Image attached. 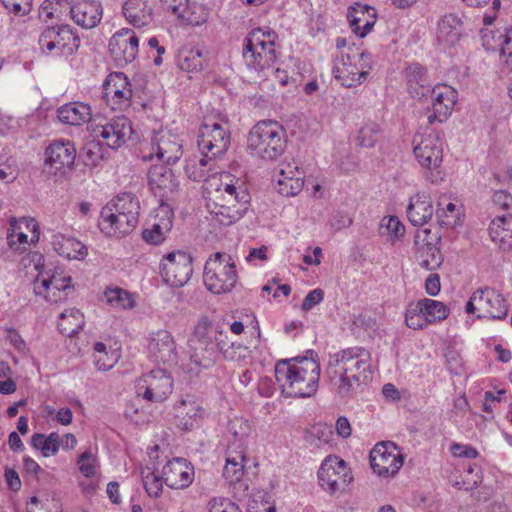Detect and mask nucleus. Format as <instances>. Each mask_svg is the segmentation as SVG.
Returning <instances> with one entry per match:
<instances>
[{"label": "nucleus", "instance_id": "nucleus-1", "mask_svg": "<svg viewBox=\"0 0 512 512\" xmlns=\"http://www.w3.org/2000/svg\"><path fill=\"white\" fill-rule=\"evenodd\" d=\"M371 354L363 347L354 346L330 354L324 377L332 391L341 399H350L356 394L361 376L371 373Z\"/></svg>", "mask_w": 512, "mask_h": 512}, {"label": "nucleus", "instance_id": "nucleus-2", "mask_svg": "<svg viewBox=\"0 0 512 512\" xmlns=\"http://www.w3.org/2000/svg\"><path fill=\"white\" fill-rule=\"evenodd\" d=\"M230 178L231 175L226 173L221 178L212 177L206 181L208 208L214 219L224 226L239 221L248 211L251 200L240 180L233 182Z\"/></svg>", "mask_w": 512, "mask_h": 512}, {"label": "nucleus", "instance_id": "nucleus-3", "mask_svg": "<svg viewBox=\"0 0 512 512\" xmlns=\"http://www.w3.org/2000/svg\"><path fill=\"white\" fill-rule=\"evenodd\" d=\"M310 357L279 360L275 365V378L286 397L309 398L318 389L321 367L318 355L309 351Z\"/></svg>", "mask_w": 512, "mask_h": 512}, {"label": "nucleus", "instance_id": "nucleus-4", "mask_svg": "<svg viewBox=\"0 0 512 512\" xmlns=\"http://www.w3.org/2000/svg\"><path fill=\"white\" fill-rule=\"evenodd\" d=\"M140 204L132 193H122L101 209L99 228L108 236L130 233L138 224Z\"/></svg>", "mask_w": 512, "mask_h": 512}, {"label": "nucleus", "instance_id": "nucleus-5", "mask_svg": "<svg viewBox=\"0 0 512 512\" xmlns=\"http://www.w3.org/2000/svg\"><path fill=\"white\" fill-rule=\"evenodd\" d=\"M286 131L276 121L263 120L255 124L248 135L252 154L267 161L279 158L286 148Z\"/></svg>", "mask_w": 512, "mask_h": 512}, {"label": "nucleus", "instance_id": "nucleus-6", "mask_svg": "<svg viewBox=\"0 0 512 512\" xmlns=\"http://www.w3.org/2000/svg\"><path fill=\"white\" fill-rule=\"evenodd\" d=\"M230 132L227 127L218 122L205 121L199 128L198 148L201 156L198 160L202 166H209L210 170L216 167L217 158L222 157L230 146Z\"/></svg>", "mask_w": 512, "mask_h": 512}, {"label": "nucleus", "instance_id": "nucleus-7", "mask_svg": "<svg viewBox=\"0 0 512 512\" xmlns=\"http://www.w3.org/2000/svg\"><path fill=\"white\" fill-rule=\"evenodd\" d=\"M205 286L214 294L230 292L236 285V265L229 254L216 252L206 261L203 272Z\"/></svg>", "mask_w": 512, "mask_h": 512}, {"label": "nucleus", "instance_id": "nucleus-8", "mask_svg": "<svg viewBox=\"0 0 512 512\" xmlns=\"http://www.w3.org/2000/svg\"><path fill=\"white\" fill-rule=\"evenodd\" d=\"M465 311L476 315L478 319L504 320L508 315L509 305L498 290L485 286L472 293Z\"/></svg>", "mask_w": 512, "mask_h": 512}, {"label": "nucleus", "instance_id": "nucleus-9", "mask_svg": "<svg viewBox=\"0 0 512 512\" xmlns=\"http://www.w3.org/2000/svg\"><path fill=\"white\" fill-rule=\"evenodd\" d=\"M215 326L207 317H202L189 339L190 359L199 368L209 369L217 360L213 342Z\"/></svg>", "mask_w": 512, "mask_h": 512}, {"label": "nucleus", "instance_id": "nucleus-10", "mask_svg": "<svg viewBox=\"0 0 512 512\" xmlns=\"http://www.w3.org/2000/svg\"><path fill=\"white\" fill-rule=\"evenodd\" d=\"M173 391V379L163 369H154L136 381V394L144 400L161 403Z\"/></svg>", "mask_w": 512, "mask_h": 512}, {"label": "nucleus", "instance_id": "nucleus-11", "mask_svg": "<svg viewBox=\"0 0 512 512\" xmlns=\"http://www.w3.org/2000/svg\"><path fill=\"white\" fill-rule=\"evenodd\" d=\"M193 273L192 257L181 250L163 256L160 263V275L171 287H182Z\"/></svg>", "mask_w": 512, "mask_h": 512}, {"label": "nucleus", "instance_id": "nucleus-12", "mask_svg": "<svg viewBox=\"0 0 512 512\" xmlns=\"http://www.w3.org/2000/svg\"><path fill=\"white\" fill-rule=\"evenodd\" d=\"M320 486L331 494L344 490L353 480L346 462L337 456H328L318 470Z\"/></svg>", "mask_w": 512, "mask_h": 512}, {"label": "nucleus", "instance_id": "nucleus-13", "mask_svg": "<svg viewBox=\"0 0 512 512\" xmlns=\"http://www.w3.org/2000/svg\"><path fill=\"white\" fill-rule=\"evenodd\" d=\"M369 458L371 468L381 477L396 475L404 462L399 447L390 441L377 443L370 451Z\"/></svg>", "mask_w": 512, "mask_h": 512}, {"label": "nucleus", "instance_id": "nucleus-14", "mask_svg": "<svg viewBox=\"0 0 512 512\" xmlns=\"http://www.w3.org/2000/svg\"><path fill=\"white\" fill-rule=\"evenodd\" d=\"M80 39L69 25L50 26L43 30L39 45L43 51L57 54H72L79 47Z\"/></svg>", "mask_w": 512, "mask_h": 512}, {"label": "nucleus", "instance_id": "nucleus-15", "mask_svg": "<svg viewBox=\"0 0 512 512\" xmlns=\"http://www.w3.org/2000/svg\"><path fill=\"white\" fill-rule=\"evenodd\" d=\"M413 152L420 165L429 170L440 166L443 158L439 133L433 130L416 134L413 138Z\"/></svg>", "mask_w": 512, "mask_h": 512}, {"label": "nucleus", "instance_id": "nucleus-16", "mask_svg": "<svg viewBox=\"0 0 512 512\" xmlns=\"http://www.w3.org/2000/svg\"><path fill=\"white\" fill-rule=\"evenodd\" d=\"M245 460L243 450L236 451L231 446L228 447L223 477L231 486L233 496L239 500L247 496L249 489L247 481L243 479Z\"/></svg>", "mask_w": 512, "mask_h": 512}, {"label": "nucleus", "instance_id": "nucleus-17", "mask_svg": "<svg viewBox=\"0 0 512 512\" xmlns=\"http://www.w3.org/2000/svg\"><path fill=\"white\" fill-rule=\"evenodd\" d=\"M432 107L426 108L427 121L442 123L451 115L457 101V91L448 85H436L432 89Z\"/></svg>", "mask_w": 512, "mask_h": 512}, {"label": "nucleus", "instance_id": "nucleus-18", "mask_svg": "<svg viewBox=\"0 0 512 512\" xmlns=\"http://www.w3.org/2000/svg\"><path fill=\"white\" fill-rule=\"evenodd\" d=\"M132 90L127 76L122 72L110 74L103 84V98L113 110L129 106Z\"/></svg>", "mask_w": 512, "mask_h": 512}, {"label": "nucleus", "instance_id": "nucleus-19", "mask_svg": "<svg viewBox=\"0 0 512 512\" xmlns=\"http://www.w3.org/2000/svg\"><path fill=\"white\" fill-rule=\"evenodd\" d=\"M94 134L101 137L107 147L117 149L129 140L133 134L131 120L125 116H118L105 125L94 128Z\"/></svg>", "mask_w": 512, "mask_h": 512}, {"label": "nucleus", "instance_id": "nucleus-20", "mask_svg": "<svg viewBox=\"0 0 512 512\" xmlns=\"http://www.w3.org/2000/svg\"><path fill=\"white\" fill-rule=\"evenodd\" d=\"M45 166L65 173L72 169L76 158V148L70 140H54L45 150Z\"/></svg>", "mask_w": 512, "mask_h": 512}, {"label": "nucleus", "instance_id": "nucleus-21", "mask_svg": "<svg viewBox=\"0 0 512 512\" xmlns=\"http://www.w3.org/2000/svg\"><path fill=\"white\" fill-rule=\"evenodd\" d=\"M109 52L118 65L131 63L138 53V38L128 28L116 32L109 41Z\"/></svg>", "mask_w": 512, "mask_h": 512}, {"label": "nucleus", "instance_id": "nucleus-22", "mask_svg": "<svg viewBox=\"0 0 512 512\" xmlns=\"http://www.w3.org/2000/svg\"><path fill=\"white\" fill-rule=\"evenodd\" d=\"M164 483L172 489H185L194 480V467L185 458H173L162 468Z\"/></svg>", "mask_w": 512, "mask_h": 512}, {"label": "nucleus", "instance_id": "nucleus-23", "mask_svg": "<svg viewBox=\"0 0 512 512\" xmlns=\"http://www.w3.org/2000/svg\"><path fill=\"white\" fill-rule=\"evenodd\" d=\"M148 349L155 361L169 365L177 364L176 343L167 330L153 332L149 338Z\"/></svg>", "mask_w": 512, "mask_h": 512}, {"label": "nucleus", "instance_id": "nucleus-24", "mask_svg": "<svg viewBox=\"0 0 512 512\" xmlns=\"http://www.w3.org/2000/svg\"><path fill=\"white\" fill-rule=\"evenodd\" d=\"M151 146L158 159L167 164H175L183 154L181 140L169 131H161L155 135Z\"/></svg>", "mask_w": 512, "mask_h": 512}, {"label": "nucleus", "instance_id": "nucleus-25", "mask_svg": "<svg viewBox=\"0 0 512 512\" xmlns=\"http://www.w3.org/2000/svg\"><path fill=\"white\" fill-rule=\"evenodd\" d=\"M148 184L153 194L161 201L168 199L178 188V182L172 169L160 164L152 166L148 171Z\"/></svg>", "mask_w": 512, "mask_h": 512}, {"label": "nucleus", "instance_id": "nucleus-26", "mask_svg": "<svg viewBox=\"0 0 512 512\" xmlns=\"http://www.w3.org/2000/svg\"><path fill=\"white\" fill-rule=\"evenodd\" d=\"M101 3L96 0H79L71 4V19L84 29L96 27L102 18Z\"/></svg>", "mask_w": 512, "mask_h": 512}, {"label": "nucleus", "instance_id": "nucleus-27", "mask_svg": "<svg viewBox=\"0 0 512 512\" xmlns=\"http://www.w3.org/2000/svg\"><path fill=\"white\" fill-rule=\"evenodd\" d=\"M355 57V54H342V66H337L333 70L335 78L340 80L341 84L348 88L360 84L366 78L370 69V66L367 64H361L360 67L353 64L352 59H355Z\"/></svg>", "mask_w": 512, "mask_h": 512}, {"label": "nucleus", "instance_id": "nucleus-28", "mask_svg": "<svg viewBox=\"0 0 512 512\" xmlns=\"http://www.w3.org/2000/svg\"><path fill=\"white\" fill-rule=\"evenodd\" d=\"M157 217L158 221L142 232L143 240L151 245L163 243L173 226V212L168 205L161 204Z\"/></svg>", "mask_w": 512, "mask_h": 512}, {"label": "nucleus", "instance_id": "nucleus-29", "mask_svg": "<svg viewBox=\"0 0 512 512\" xmlns=\"http://www.w3.org/2000/svg\"><path fill=\"white\" fill-rule=\"evenodd\" d=\"M408 92L414 99H423L432 94V84L426 69L417 63L409 65L405 70Z\"/></svg>", "mask_w": 512, "mask_h": 512}, {"label": "nucleus", "instance_id": "nucleus-30", "mask_svg": "<svg viewBox=\"0 0 512 512\" xmlns=\"http://www.w3.org/2000/svg\"><path fill=\"white\" fill-rule=\"evenodd\" d=\"M406 212L413 226H423L432 219L435 211L431 198L426 194L418 193L410 198Z\"/></svg>", "mask_w": 512, "mask_h": 512}, {"label": "nucleus", "instance_id": "nucleus-31", "mask_svg": "<svg viewBox=\"0 0 512 512\" xmlns=\"http://www.w3.org/2000/svg\"><path fill=\"white\" fill-rule=\"evenodd\" d=\"M431 233L430 229L418 230L415 234V242L418 244L420 241L423 242L421 248L419 264L422 268L433 271L436 270L442 262L440 252L433 245V239L429 237Z\"/></svg>", "mask_w": 512, "mask_h": 512}, {"label": "nucleus", "instance_id": "nucleus-32", "mask_svg": "<svg viewBox=\"0 0 512 512\" xmlns=\"http://www.w3.org/2000/svg\"><path fill=\"white\" fill-rule=\"evenodd\" d=\"M91 108L83 102H70L57 109V118L63 124L79 126L91 119Z\"/></svg>", "mask_w": 512, "mask_h": 512}, {"label": "nucleus", "instance_id": "nucleus-33", "mask_svg": "<svg viewBox=\"0 0 512 512\" xmlns=\"http://www.w3.org/2000/svg\"><path fill=\"white\" fill-rule=\"evenodd\" d=\"M126 20L134 27L140 28L152 22V8L145 0H127L123 5Z\"/></svg>", "mask_w": 512, "mask_h": 512}, {"label": "nucleus", "instance_id": "nucleus-34", "mask_svg": "<svg viewBox=\"0 0 512 512\" xmlns=\"http://www.w3.org/2000/svg\"><path fill=\"white\" fill-rule=\"evenodd\" d=\"M276 38L277 34L270 28H267V30L255 28L248 33L244 42L247 43L249 47H255L257 50H260L261 54L264 53L267 54V56H271V60L275 61Z\"/></svg>", "mask_w": 512, "mask_h": 512}, {"label": "nucleus", "instance_id": "nucleus-35", "mask_svg": "<svg viewBox=\"0 0 512 512\" xmlns=\"http://www.w3.org/2000/svg\"><path fill=\"white\" fill-rule=\"evenodd\" d=\"M462 34V21L454 14L445 15L438 23L437 41L447 46L456 44Z\"/></svg>", "mask_w": 512, "mask_h": 512}, {"label": "nucleus", "instance_id": "nucleus-36", "mask_svg": "<svg viewBox=\"0 0 512 512\" xmlns=\"http://www.w3.org/2000/svg\"><path fill=\"white\" fill-rule=\"evenodd\" d=\"M52 243L55 251L67 259H82L87 255L86 246L73 237L57 235Z\"/></svg>", "mask_w": 512, "mask_h": 512}, {"label": "nucleus", "instance_id": "nucleus-37", "mask_svg": "<svg viewBox=\"0 0 512 512\" xmlns=\"http://www.w3.org/2000/svg\"><path fill=\"white\" fill-rule=\"evenodd\" d=\"M206 57L198 47H183L177 55L178 67L187 72H198L203 69Z\"/></svg>", "mask_w": 512, "mask_h": 512}, {"label": "nucleus", "instance_id": "nucleus-38", "mask_svg": "<svg viewBox=\"0 0 512 512\" xmlns=\"http://www.w3.org/2000/svg\"><path fill=\"white\" fill-rule=\"evenodd\" d=\"M203 410L194 401L182 400L175 406V417L177 425L181 426L184 430H191L193 422L197 417H201Z\"/></svg>", "mask_w": 512, "mask_h": 512}, {"label": "nucleus", "instance_id": "nucleus-39", "mask_svg": "<svg viewBox=\"0 0 512 512\" xmlns=\"http://www.w3.org/2000/svg\"><path fill=\"white\" fill-rule=\"evenodd\" d=\"M42 272L39 271L38 276L34 282V290L38 295L44 294V292H50L52 290L57 292H65L71 288V277H62L60 275L53 274L48 277H43Z\"/></svg>", "mask_w": 512, "mask_h": 512}, {"label": "nucleus", "instance_id": "nucleus-40", "mask_svg": "<svg viewBox=\"0 0 512 512\" xmlns=\"http://www.w3.org/2000/svg\"><path fill=\"white\" fill-rule=\"evenodd\" d=\"M84 325V316L76 308L67 309L59 316L58 329L62 335L72 337L77 334Z\"/></svg>", "mask_w": 512, "mask_h": 512}, {"label": "nucleus", "instance_id": "nucleus-41", "mask_svg": "<svg viewBox=\"0 0 512 512\" xmlns=\"http://www.w3.org/2000/svg\"><path fill=\"white\" fill-rule=\"evenodd\" d=\"M181 22L198 26L206 22L208 12L205 7L197 3H189V0L185 2V6L181 7L180 13L176 16Z\"/></svg>", "mask_w": 512, "mask_h": 512}, {"label": "nucleus", "instance_id": "nucleus-42", "mask_svg": "<svg viewBox=\"0 0 512 512\" xmlns=\"http://www.w3.org/2000/svg\"><path fill=\"white\" fill-rule=\"evenodd\" d=\"M242 56L247 67L255 71H262L274 63L271 60V56H267L264 53L261 54L260 50H257L255 47H249L245 42L243 44Z\"/></svg>", "mask_w": 512, "mask_h": 512}, {"label": "nucleus", "instance_id": "nucleus-43", "mask_svg": "<svg viewBox=\"0 0 512 512\" xmlns=\"http://www.w3.org/2000/svg\"><path fill=\"white\" fill-rule=\"evenodd\" d=\"M418 302L429 324L442 321L449 315V309L443 302L429 298L421 299Z\"/></svg>", "mask_w": 512, "mask_h": 512}, {"label": "nucleus", "instance_id": "nucleus-44", "mask_svg": "<svg viewBox=\"0 0 512 512\" xmlns=\"http://www.w3.org/2000/svg\"><path fill=\"white\" fill-rule=\"evenodd\" d=\"M442 202L438 203L436 216L441 227L452 228L460 223L461 211L456 204L449 202L445 207L440 208Z\"/></svg>", "mask_w": 512, "mask_h": 512}, {"label": "nucleus", "instance_id": "nucleus-45", "mask_svg": "<svg viewBox=\"0 0 512 512\" xmlns=\"http://www.w3.org/2000/svg\"><path fill=\"white\" fill-rule=\"evenodd\" d=\"M304 186V173L298 172L297 178L276 179L275 189L285 197L298 195Z\"/></svg>", "mask_w": 512, "mask_h": 512}, {"label": "nucleus", "instance_id": "nucleus-46", "mask_svg": "<svg viewBox=\"0 0 512 512\" xmlns=\"http://www.w3.org/2000/svg\"><path fill=\"white\" fill-rule=\"evenodd\" d=\"M105 298L108 304L116 308L129 309L135 304L131 294L121 288H107Z\"/></svg>", "mask_w": 512, "mask_h": 512}, {"label": "nucleus", "instance_id": "nucleus-47", "mask_svg": "<svg viewBox=\"0 0 512 512\" xmlns=\"http://www.w3.org/2000/svg\"><path fill=\"white\" fill-rule=\"evenodd\" d=\"M405 321L406 325L414 330L424 329L429 324L418 301L408 305Z\"/></svg>", "mask_w": 512, "mask_h": 512}, {"label": "nucleus", "instance_id": "nucleus-48", "mask_svg": "<svg viewBox=\"0 0 512 512\" xmlns=\"http://www.w3.org/2000/svg\"><path fill=\"white\" fill-rule=\"evenodd\" d=\"M381 135V128L377 123H367L363 125L357 135L358 144L362 147H373Z\"/></svg>", "mask_w": 512, "mask_h": 512}, {"label": "nucleus", "instance_id": "nucleus-49", "mask_svg": "<svg viewBox=\"0 0 512 512\" xmlns=\"http://www.w3.org/2000/svg\"><path fill=\"white\" fill-rule=\"evenodd\" d=\"M380 235L399 238L404 235L405 227L396 216L384 217L379 227Z\"/></svg>", "mask_w": 512, "mask_h": 512}, {"label": "nucleus", "instance_id": "nucleus-50", "mask_svg": "<svg viewBox=\"0 0 512 512\" xmlns=\"http://www.w3.org/2000/svg\"><path fill=\"white\" fill-rule=\"evenodd\" d=\"M10 228L7 233V243L13 250H19V244H26L28 236L20 229V223L16 218L12 217L9 221Z\"/></svg>", "mask_w": 512, "mask_h": 512}, {"label": "nucleus", "instance_id": "nucleus-51", "mask_svg": "<svg viewBox=\"0 0 512 512\" xmlns=\"http://www.w3.org/2000/svg\"><path fill=\"white\" fill-rule=\"evenodd\" d=\"M142 481L144 488L150 497L158 498L163 488L162 475L158 476L153 471L142 473Z\"/></svg>", "mask_w": 512, "mask_h": 512}, {"label": "nucleus", "instance_id": "nucleus-52", "mask_svg": "<svg viewBox=\"0 0 512 512\" xmlns=\"http://www.w3.org/2000/svg\"><path fill=\"white\" fill-rule=\"evenodd\" d=\"M250 349L240 343L230 342L227 348H224L222 355L226 360L244 362L250 358Z\"/></svg>", "mask_w": 512, "mask_h": 512}, {"label": "nucleus", "instance_id": "nucleus-53", "mask_svg": "<svg viewBox=\"0 0 512 512\" xmlns=\"http://www.w3.org/2000/svg\"><path fill=\"white\" fill-rule=\"evenodd\" d=\"M370 10L371 7L358 3L348 9L347 19L354 33H359L361 29L360 23L364 21L366 13H368Z\"/></svg>", "mask_w": 512, "mask_h": 512}, {"label": "nucleus", "instance_id": "nucleus-54", "mask_svg": "<svg viewBox=\"0 0 512 512\" xmlns=\"http://www.w3.org/2000/svg\"><path fill=\"white\" fill-rule=\"evenodd\" d=\"M200 157H194L186 161L185 173L189 179L200 182L206 180L207 172L211 171L209 166H202L198 160Z\"/></svg>", "mask_w": 512, "mask_h": 512}, {"label": "nucleus", "instance_id": "nucleus-55", "mask_svg": "<svg viewBox=\"0 0 512 512\" xmlns=\"http://www.w3.org/2000/svg\"><path fill=\"white\" fill-rule=\"evenodd\" d=\"M78 464L80 472L85 477L92 478L96 475L97 458L90 450L79 455Z\"/></svg>", "mask_w": 512, "mask_h": 512}, {"label": "nucleus", "instance_id": "nucleus-56", "mask_svg": "<svg viewBox=\"0 0 512 512\" xmlns=\"http://www.w3.org/2000/svg\"><path fill=\"white\" fill-rule=\"evenodd\" d=\"M228 429L235 439L239 441L246 438L251 433V426L249 422L242 418H235L231 420L229 422Z\"/></svg>", "mask_w": 512, "mask_h": 512}, {"label": "nucleus", "instance_id": "nucleus-57", "mask_svg": "<svg viewBox=\"0 0 512 512\" xmlns=\"http://www.w3.org/2000/svg\"><path fill=\"white\" fill-rule=\"evenodd\" d=\"M209 512H242L237 504L227 498H213L209 502Z\"/></svg>", "mask_w": 512, "mask_h": 512}, {"label": "nucleus", "instance_id": "nucleus-58", "mask_svg": "<svg viewBox=\"0 0 512 512\" xmlns=\"http://www.w3.org/2000/svg\"><path fill=\"white\" fill-rule=\"evenodd\" d=\"M2 5L15 16H25L32 10V0H19L15 2L6 0L2 1Z\"/></svg>", "mask_w": 512, "mask_h": 512}, {"label": "nucleus", "instance_id": "nucleus-59", "mask_svg": "<svg viewBox=\"0 0 512 512\" xmlns=\"http://www.w3.org/2000/svg\"><path fill=\"white\" fill-rule=\"evenodd\" d=\"M466 479L463 485H467L465 490H472L482 482L481 468L477 464H468Z\"/></svg>", "mask_w": 512, "mask_h": 512}, {"label": "nucleus", "instance_id": "nucleus-60", "mask_svg": "<svg viewBox=\"0 0 512 512\" xmlns=\"http://www.w3.org/2000/svg\"><path fill=\"white\" fill-rule=\"evenodd\" d=\"M502 222V225H504V235L501 236V249L511 250L512 249V214H505L502 216H499Z\"/></svg>", "mask_w": 512, "mask_h": 512}, {"label": "nucleus", "instance_id": "nucleus-61", "mask_svg": "<svg viewBox=\"0 0 512 512\" xmlns=\"http://www.w3.org/2000/svg\"><path fill=\"white\" fill-rule=\"evenodd\" d=\"M324 299V291L320 288H316L310 291L304 298L301 309L303 311H309Z\"/></svg>", "mask_w": 512, "mask_h": 512}, {"label": "nucleus", "instance_id": "nucleus-62", "mask_svg": "<svg viewBox=\"0 0 512 512\" xmlns=\"http://www.w3.org/2000/svg\"><path fill=\"white\" fill-rule=\"evenodd\" d=\"M60 447V436L56 432L50 433L46 439L42 449V455L44 457H48L50 455H55Z\"/></svg>", "mask_w": 512, "mask_h": 512}, {"label": "nucleus", "instance_id": "nucleus-63", "mask_svg": "<svg viewBox=\"0 0 512 512\" xmlns=\"http://www.w3.org/2000/svg\"><path fill=\"white\" fill-rule=\"evenodd\" d=\"M451 452L455 457L474 459L478 456V451L470 446L459 443H454L451 445Z\"/></svg>", "mask_w": 512, "mask_h": 512}, {"label": "nucleus", "instance_id": "nucleus-64", "mask_svg": "<svg viewBox=\"0 0 512 512\" xmlns=\"http://www.w3.org/2000/svg\"><path fill=\"white\" fill-rule=\"evenodd\" d=\"M505 227L502 225L501 219L499 216L494 218L488 228V233L491 238V240L497 244H499V247L501 248V236L504 235Z\"/></svg>", "mask_w": 512, "mask_h": 512}]
</instances>
